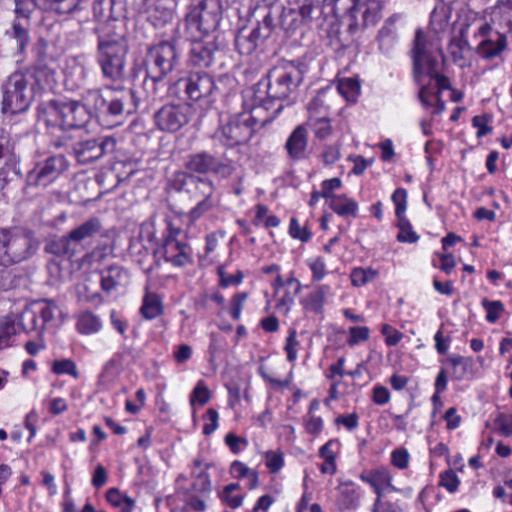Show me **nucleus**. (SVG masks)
Returning a JSON list of instances; mask_svg holds the SVG:
<instances>
[{
    "mask_svg": "<svg viewBox=\"0 0 512 512\" xmlns=\"http://www.w3.org/2000/svg\"><path fill=\"white\" fill-rule=\"evenodd\" d=\"M83 101L100 119L111 117L114 121L111 126H114L137 111L141 98L132 88L107 85L104 88L88 90L83 95Z\"/></svg>",
    "mask_w": 512,
    "mask_h": 512,
    "instance_id": "1",
    "label": "nucleus"
},
{
    "mask_svg": "<svg viewBox=\"0 0 512 512\" xmlns=\"http://www.w3.org/2000/svg\"><path fill=\"white\" fill-rule=\"evenodd\" d=\"M128 52L127 35L121 29L107 25L97 40V62L104 78L117 81L123 77Z\"/></svg>",
    "mask_w": 512,
    "mask_h": 512,
    "instance_id": "2",
    "label": "nucleus"
},
{
    "mask_svg": "<svg viewBox=\"0 0 512 512\" xmlns=\"http://www.w3.org/2000/svg\"><path fill=\"white\" fill-rule=\"evenodd\" d=\"M302 65L294 61H285L271 69L265 79L260 80L254 88L256 98L263 101V95L276 104L291 95L303 80Z\"/></svg>",
    "mask_w": 512,
    "mask_h": 512,
    "instance_id": "3",
    "label": "nucleus"
},
{
    "mask_svg": "<svg viewBox=\"0 0 512 512\" xmlns=\"http://www.w3.org/2000/svg\"><path fill=\"white\" fill-rule=\"evenodd\" d=\"M89 108L85 102L49 100L39 104L37 108L38 119L49 127H59L61 129L83 128L92 117Z\"/></svg>",
    "mask_w": 512,
    "mask_h": 512,
    "instance_id": "4",
    "label": "nucleus"
},
{
    "mask_svg": "<svg viewBox=\"0 0 512 512\" xmlns=\"http://www.w3.org/2000/svg\"><path fill=\"white\" fill-rule=\"evenodd\" d=\"M177 189L189 195L196 205L187 213L190 223L196 222L216 205L214 198L215 185L209 178H203L191 173H178L175 179Z\"/></svg>",
    "mask_w": 512,
    "mask_h": 512,
    "instance_id": "5",
    "label": "nucleus"
},
{
    "mask_svg": "<svg viewBox=\"0 0 512 512\" xmlns=\"http://www.w3.org/2000/svg\"><path fill=\"white\" fill-rule=\"evenodd\" d=\"M163 226L162 243L154 250V265L146 269L147 273L160 266L161 258L174 267H184L192 262L190 246L180 239L182 229L169 218L164 219Z\"/></svg>",
    "mask_w": 512,
    "mask_h": 512,
    "instance_id": "6",
    "label": "nucleus"
},
{
    "mask_svg": "<svg viewBox=\"0 0 512 512\" xmlns=\"http://www.w3.org/2000/svg\"><path fill=\"white\" fill-rule=\"evenodd\" d=\"M39 241L31 230L15 228L0 230V265L20 263L38 249Z\"/></svg>",
    "mask_w": 512,
    "mask_h": 512,
    "instance_id": "7",
    "label": "nucleus"
},
{
    "mask_svg": "<svg viewBox=\"0 0 512 512\" xmlns=\"http://www.w3.org/2000/svg\"><path fill=\"white\" fill-rule=\"evenodd\" d=\"M3 113L17 114L24 112L30 106L35 87L33 76L29 72H14L2 85Z\"/></svg>",
    "mask_w": 512,
    "mask_h": 512,
    "instance_id": "8",
    "label": "nucleus"
},
{
    "mask_svg": "<svg viewBox=\"0 0 512 512\" xmlns=\"http://www.w3.org/2000/svg\"><path fill=\"white\" fill-rule=\"evenodd\" d=\"M103 229L101 221L92 217L72 229L67 235L51 241L47 251L67 258H72L82 250V243L99 235Z\"/></svg>",
    "mask_w": 512,
    "mask_h": 512,
    "instance_id": "9",
    "label": "nucleus"
},
{
    "mask_svg": "<svg viewBox=\"0 0 512 512\" xmlns=\"http://www.w3.org/2000/svg\"><path fill=\"white\" fill-rule=\"evenodd\" d=\"M334 9L347 13L350 18L348 29L354 33L359 27L375 26L382 17L384 3L381 0H331Z\"/></svg>",
    "mask_w": 512,
    "mask_h": 512,
    "instance_id": "10",
    "label": "nucleus"
},
{
    "mask_svg": "<svg viewBox=\"0 0 512 512\" xmlns=\"http://www.w3.org/2000/svg\"><path fill=\"white\" fill-rule=\"evenodd\" d=\"M412 57L417 81H420V76L423 74L431 76L435 74L439 90L448 89L450 87L449 79L446 76L437 74V60L432 55L426 36L421 30L416 31Z\"/></svg>",
    "mask_w": 512,
    "mask_h": 512,
    "instance_id": "11",
    "label": "nucleus"
},
{
    "mask_svg": "<svg viewBox=\"0 0 512 512\" xmlns=\"http://www.w3.org/2000/svg\"><path fill=\"white\" fill-rule=\"evenodd\" d=\"M178 63L179 55L176 45L170 41H161L147 50L146 74H151L153 77H167Z\"/></svg>",
    "mask_w": 512,
    "mask_h": 512,
    "instance_id": "12",
    "label": "nucleus"
},
{
    "mask_svg": "<svg viewBox=\"0 0 512 512\" xmlns=\"http://www.w3.org/2000/svg\"><path fill=\"white\" fill-rule=\"evenodd\" d=\"M193 116V107L186 103H169L159 108L153 116L155 126L162 132L175 133L186 126Z\"/></svg>",
    "mask_w": 512,
    "mask_h": 512,
    "instance_id": "13",
    "label": "nucleus"
},
{
    "mask_svg": "<svg viewBox=\"0 0 512 512\" xmlns=\"http://www.w3.org/2000/svg\"><path fill=\"white\" fill-rule=\"evenodd\" d=\"M55 309L56 305L48 300L31 303L17 316L19 330L26 333L36 332L41 336L46 324L53 319Z\"/></svg>",
    "mask_w": 512,
    "mask_h": 512,
    "instance_id": "14",
    "label": "nucleus"
},
{
    "mask_svg": "<svg viewBox=\"0 0 512 512\" xmlns=\"http://www.w3.org/2000/svg\"><path fill=\"white\" fill-rule=\"evenodd\" d=\"M69 163L63 155L49 156L37 161L27 173L28 186L47 187L68 169Z\"/></svg>",
    "mask_w": 512,
    "mask_h": 512,
    "instance_id": "15",
    "label": "nucleus"
},
{
    "mask_svg": "<svg viewBox=\"0 0 512 512\" xmlns=\"http://www.w3.org/2000/svg\"><path fill=\"white\" fill-rule=\"evenodd\" d=\"M249 119L250 116L247 112L230 117L218 129L216 137L227 147L246 144L255 132L254 127L249 125Z\"/></svg>",
    "mask_w": 512,
    "mask_h": 512,
    "instance_id": "16",
    "label": "nucleus"
},
{
    "mask_svg": "<svg viewBox=\"0 0 512 512\" xmlns=\"http://www.w3.org/2000/svg\"><path fill=\"white\" fill-rule=\"evenodd\" d=\"M220 21L219 5L215 0H203L186 16V25L201 35L215 30Z\"/></svg>",
    "mask_w": 512,
    "mask_h": 512,
    "instance_id": "17",
    "label": "nucleus"
},
{
    "mask_svg": "<svg viewBox=\"0 0 512 512\" xmlns=\"http://www.w3.org/2000/svg\"><path fill=\"white\" fill-rule=\"evenodd\" d=\"M185 168L194 173H213L224 178L229 177L234 171L231 160L220 159L206 151L189 154L186 157Z\"/></svg>",
    "mask_w": 512,
    "mask_h": 512,
    "instance_id": "18",
    "label": "nucleus"
},
{
    "mask_svg": "<svg viewBox=\"0 0 512 512\" xmlns=\"http://www.w3.org/2000/svg\"><path fill=\"white\" fill-rule=\"evenodd\" d=\"M115 146L116 140L113 137L105 136L76 143L73 146V153L80 164H88L113 152Z\"/></svg>",
    "mask_w": 512,
    "mask_h": 512,
    "instance_id": "19",
    "label": "nucleus"
},
{
    "mask_svg": "<svg viewBox=\"0 0 512 512\" xmlns=\"http://www.w3.org/2000/svg\"><path fill=\"white\" fill-rule=\"evenodd\" d=\"M185 94L192 101H199L208 98L219 90L213 77L205 72L190 73L187 77L179 80Z\"/></svg>",
    "mask_w": 512,
    "mask_h": 512,
    "instance_id": "20",
    "label": "nucleus"
},
{
    "mask_svg": "<svg viewBox=\"0 0 512 512\" xmlns=\"http://www.w3.org/2000/svg\"><path fill=\"white\" fill-rule=\"evenodd\" d=\"M492 27L490 24H480L477 28L474 37L481 38V41L476 47L477 54L486 60H491L500 57L507 49L508 40L507 36L503 33H496V39L491 37Z\"/></svg>",
    "mask_w": 512,
    "mask_h": 512,
    "instance_id": "21",
    "label": "nucleus"
},
{
    "mask_svg": "<svg viewBox=\"0 0 512 512\" xmlns=\"http://www.w3.org/2000/svg\"><path fill=\"white\" fill-rule=\"evenodd\" d=\"M57 64L46 53V45L40 44L37 48V62L35 64L33 85H39L42 89L51 90L56 84Z\"/></svg>",
    "mask_w": 512,
    "mask_h": 512,
    "instance_id": "22",
    "label": "nucleus"
},
{
    "mask_svg": "<svg viewBox=\"0 0 512 512\" xmlns=\"http://www.w3.org/2000/svg\"><path fill=\"white\" fill-rule=\"evenodd\" d=\"M489 20L482 24H490L492 31L503 33L504 36L512 34V0H498L496 4L485 10Z\"/></svg>",
    "mask_w": 512,
    "mask_h": 512,
    "instance_id": "23",
    "label": "nucleus"
},
{
    "mask_svg": "<svg viewBox=\"0 0 512 512\" xmlns=\"http://www.w3.org/2000/svg\"><path fill=\"white\" fill-rule=\"evenodd\" d=\"M252 108L247 112L250 116L249 125H252L256 130L263 127L267 123L275 119V117L283 109L282 104H276L271 99L263 95V101H258L256 98V89L253 87L252 94Z\"/></svg>",
    "mask_w": 512,
    "mask_h": 512,
    "instance_id": "24",
    "label": "nucleus"
},
{
    "mask_svg": "<svg viewBox=\"0 0 512 512\" xmlns=\"http://www.w3.org/2000/svg\"><path fill=\"white\" fill-rule=\"evenodd\" d=\"M284 8L279 3H259L255 8L254 15L257 25L261 24L263 37H269L271 32L282 25V14Z\"/></svg>",
    "mask_w": 512,
    "mask_h": 512,
    "instance_id": "25",
    "label": "nucleus"
},
{
    "mask_svg": "<svg viewBox=\"0 0 512 512\" xmlns=\"http://www.w3.org/2000/svg\"><path fill=\"white\" fill-rule=\"evenodd\" d=\"M308 145V131L306 125L297 126L288 137L285 148L290 158L304 159Z\"/></svg>",
    "mask_w": 512,
    "mask_h": 512,
    "instance_id": "26",
    "label": "nucleus"
},
{
    "mask_svg": "<svg viewBox=\"0 0 512 512\" xmlns=\"http://www.w3.org/2000/svg\"><path fill=\"white\" fill-rule=\"evenodd\" d=\"M211 463L205 462L201 458H196L192 462L191 477L193 479L192 489L198 493H209L212 488L208 469Z\"/></svg>",
    "mask_w": 512,
    "mask_h": 512,
    "instance_id": "27",
    "label": "nucleus"
},
{
    "mask_svg": "<svg viewBox=\"0 0 512 512\" xmlns=\"http://www.w3.org/2000/svg\"><path fill=\"white\" fill-rule=\"evenodd\" d=\"M129 280L128 272L120 266H110L101 271V288L111 292L119 286H124Z\"/></svg>",
    "mask_w": 512,
    "mask_h": 512,
    "instance_id": "28",
    "label": "nucleus"
},
{
    "mask_svg": "<svg viewBox=\"0 0 512 512\" xmlns=\"http://www.w3.org/2000/svg\"><path fill=\"white\" fill-rule=\"evenodd\" d=\"M319 101L318 98H315L308 106L310 116L306 125L313 131L315 138L319 140H324L328 138L332 134V126L330 123V119L327 116H315L314 115V107L317 105Z\"/></svg>",
    "mask_w": 512,
    "mask_h": 512,
    "instance_id": "29",
    "label": "nucleus"
},
{
    "mask_svg": "<svg viewBox=\"0 0 512 512\" xmlns=\"http://www.w3.org/2000/svg\"><path fill=\"white\" fill-rule=\"evenodd\" d=\"M400 17V14H394L390 16L385 20L384 25L379 30V48L385 54L390 53L394 46L395 40L397 38V29L395 24L400 19Z\"/></svg>",
    "mask_w": 512,
    "mask_h": 512,
    "instance_id": "30",
    "label": "nucleus"
},
{
    "mask_svg": "<svg viewBox=\"0 0 512 512\" xmlns=\"http://www.w3.org/2000/svg\"><path fill=\"white\" fill-rule=\"evenodd\" d=\"M261 24L257 25L248 35L239 32L235 39V46L242 55H250L258 46L260 39H264Z\"/></svg>",
    "mask_w": 512,
    "mask_h": 512,
    "instance_id": "31",
    "label": "nucleus"
},
{
    "mask_svg": "<svg viewBox=\"0 0 512 512\" xmlns=\"http://www.w3.org/2000/svg\"><path fill=\"white\" fill-rule=\"evenodd\" d=\"M446 363L452 367V377L455 380H464L473 376L474 361L470 357L451 355Z\"/></svg>",
    "mask_w": 512,
    "mask_h": 512,
    "instance_id": "32",
    "label": "nucleus"
},
{
    "mask_svg": "<svg viewBox=\"0 0 512 512\" xmlns=\"http://www.w3.org/2000/svg\"><path fill=\"white\" fill-rule=\"evenodd\" d=\"M102 329L100 317L92 311L85 310L76 315V330L82 335H92Z\"/></svg>",
    "mask_w": 512,
    "mask_h": 512,
    "instance_id": "33",
    "label": "nucleus"
},
{
    "mask_svg": "<svg viewBox=\"0 0 512 512\" xmlns=\"http://www.w3.org/2000/svg\"><path fill=\"white\" fill-rule=\"evenodd\" d=\"M330 291L328 285H319L313 289L306 297L301 300V304L306 311L320 314L323 311V306L326 296Z\"/></svg>",
    "mask_w": 512,
    "mask_h": 512,
    "instance_id": "34",
    "label": "nucleus"
},
{
    "mask_svg": "<svg viewBox=\"0 0 512 512\" xmlns=\"http://www.w3.org/2000/svg\"><path fill=\"white\" fill-rule=\"evenodd\" d=\"M467 30L468 26L462 27L460 29L459 35L453 37L450 40L448 46V52L453 58V61L455 63H459L460 65H462L463 61H465V52L470 49V45L467 39Z\"/></svg>",
    "mask_w": 512,
    "mask_h": 512,
    "instance_id": "35",
    "label": "nucleus"
},
{
    "mask_svg": "<svg viewBox=\"0 0 512 512\" xmlns=\"http://www.w3.org/2000/svg\"><path fill=\"white\" fill-rule=\"evenodd\" d=\"M329 207L342 217H356L358 212V204L345 194L332 196L329 201Z\"/></svg>",
    "mask_w": 512,
    "mask_h": 512,
    "instance_id": "36",
    "label": "nucleus"
},
{
    "mask_svg": "<svg viewBox=\"0 0 512 512\" xmlns=\"http://www.w3.org/2000/svg\"><path fill=\"white\" fill-rule=\"evenodd\" d=\"M17 315H7L0 318V349L11 345V338L19 332Z\"/></svg>",
    "mask_w": 512,
    "mask_h": 512,
    "instance_id": "37",
    "label": "nucleus"
},
{
    "mask_svg": "<svg viewBox=\"0 0 512 512\" xmlns=\"http://www.w3.org/2000/svg\"><path fill=\"white\" fill-rule=\"evenodd\" d=\"M360 493L352 482H344L339 486V505L343 509H354L359 505Z\"/></svg>",
    "mask_w": 512,
    "mask_h": 512,
    "instance_id": "38",
    "label": "nucleus"
},
{
    "mask_svg": "<svg viewBox=\"0 0 512 512\" xmlns=\"http://www.w3.org/2000/svg\"><path fill=\"white\" fill-rule=\"evenodd\" d=\"M166 77H153L151 74H146L143 81V90L147 94L148 104L154 102L167 88Z\"/></svg>",
    "mask_w": 512,
    "mask_h": 512,
    "instance_id": "39",
    "label": "nucleus"
},
{
    "mask_svg": "<svg viewBox=\"0 0 512 512\" xmlns=\"http://www.w3.org/2000/svg\"><path fill=\"white\" fill-rule=\"evenodd\" d=\"M190 61L199 67H209L213 63V51L201 42H196L190 50Z\"/></svg>",
    "mask_w": 512,
    "mask_h": 512,
    "instance_id": "40",
    "label": "nucleus"
},
{
    "mask_svg": "<svg viewBox=\"0 0 512 512\" xmlns=\"http://www.w3.org/2000/svg\"><path fill=\"white\" fill-rule=\"evenodd\" d=\"M140 311L142 316L148 320L161 315L163 312V305L160 297L155 293L147 292L143 298Z\"/></svg>",
    "mask_w": 512,
    "mask_h": 512,
    "instance_id": "41",
    "label": "nucleus"
},
{
    "mask_svg": "<svg viewBox=\"0 0 512 512\" xmlns=\"http://www.w3.org/2000/svg\"><path fill=\"white\" fill-rule=\"evenodd\" d=\"M147 13L148 21L156 28L163 27L173 18L172 10L165 7L162 3H155L149 7Z\"/></svg>",
    "mask_w": 512,
    "mask_h": 512,
    "instance_id": "42",
    "label": "nucleus"
},
{
    "mask_svg": "<svg viewBox=\"0 0 512 512\" xmlns=\"http://www.w3.org/2000/svg\"><path fill=\"white\" fill-rule=\"evenodd\" d=\"M47 7L60 15L71 14L80 10L82 0H43Z\"/></svg>",
    "mask_w": 512,
    "mask_h": 512,
    "instance_id": "43",
    "label": "nucleus"
},
{
    "mask_svg": "<svg viewBox=\"0 0 512 512\" xmlns=\"http://www.w3.org/2000/svg\"><path fill=\"white\" fill-rule=\"evenodd\" d=\"M337 90L347 101L354 102L360 93V84L354 78H343L339 80Z\"/></svg>",
    "mask_w": 512,
    "mask_h": 512,
    "instance_id": "44",
    "label": "nucleus"
},
{
    "mask_svg": "<svg viewBox=\"0 0 512 512\" xmlns=\"http://www.w3.org/2000/svg\"><path fill=\"white\" fill-rule=\"evenodd\" d=\"M25 22V24H22L19 21H15L10 32L12 39L16 41L17 50L19 52H23L29 42V33L27 28L28 19H25Z\"/></svg>",
    "mask_w": 512,
    "mask_h": 512,
    "instance_id": "45",
    "label": "nucleus"
},
{
    "mask_svg": "<svg viewBox=\"0 0 512 512\" xmlns=\"http://www.w3.org/2000/svg\"><path fill=\"white\" fill-rule=\"evenodd\" d=\"M360 479L373 486H389L391 484V476L386 469H377L370 473H362Z\"/></svg>",
    "mask_w": 512,
    "mask_h": 512,
    "instance_id": "46",
    "label": "nucleus"
},
{
    "mask_svg": "<svg viewBox=\"0 0 512 512\" xmlns=\"http://www.w3.org/2000/svg\"><path fill=\"white\" fill-rule=\"evenodd\" d=\"M377 275L378 272L373 268L357 267L351 271L350 278L353 286L361 287L373 281L377 277Z\"/></svg>",
    "mask_w": 512,
    "mask_h": 512,
    "instance_id": "47",
    "label": "nucleus"
},
{
    "mask_svg": "<svg viewBox=\"0 0 512 512\" xmlns=\"http://www.w3.org/2000/svg\"><path fill=\"white\" fill-rule=\"evenodd\" d=\"M53 373L57 375L68 374L75 379L79 378V372L76 364L70 359H60L53 362L52 365Z\"/></svg>",
    "mask_w": 512,
    "mask_h": 512,
    "instance_id": "48",
    "label": "nucleus"
},
{
    "mask_svg": "<svg viewBox=\"0 0 512 512\" xmlns=\"http://www.w3.org/2000/svg\"><path fill=\"white\" fill-rule=\"evenodd\" d=\"M459 484L460 479L454 470L448 469L440 473L439 485L441 487H444L448 492H456L459 487Z\"/></svg>",
    "mask_w": 512,
    "mask_h": 512,
    "instance_id": "49",
    "label": "nucleus"
},
{
    "mask_svg": "<svg viewBox=\"0 0 512 512\" xmlns=\"http://www.w3.org/2000/svg\"><path fill=\"white\" fill-rule=\"evenodd\" d=\"M399 233L397 235V240L399 242H406V243H415L418 241L419 236L412 230L411 224L404 219V217H401L399 219Z\"/></svg>",
    "mask_w": 512,
    "mask_h": 512,
    "instance_id": "50",
    "label": "nucleus"
},
{
    "mask_svg": "<svg viewBox=\"0 0 512 512\" xmlns=\"http://www.w3.org/2000/svg\"><path fill=\"white\" fill-rule=\"evenodd\" d=\"M299 345H300V343L297 340L296 330L293 328L289 329L288 336L286 338L285 347H284V350L287 355V360L289 362H294L297 359V357H298L297 351H298Z\"/></svg>",
    "mask_w": 512,
    "mask_h": 512,
    "instance_id": "51",
    "label": "nucleus"
},
{
    "mask_svg": "<svg viewBox=\"0 0 512 512\" xmlns=\"http://www.w3.org/2000/svg\"><path fill=\"white\" fill-rule=\"evenodd\" d=\"M349 337L347 344L353 347L360 342H365L369 339L370 330L366 326H353L349 328Z\"/></svg>",
    "mask_w": 512,
    "mask_h": 512,
    "instance_id": "52",
    "label": "nucleus"
},
{
    "mask_svg": "<svg viewBox=\"0 0 512 512\" xmlns=\"http://www.w3.org/2000/svg\"><path fill=\"white\" fill-rule=\"evenodd\" d=\"M482 305L486 310V320L490 323H495L501 316L504 306L500 301H489L483 299Z\"/></svg>",
    "mask_w": 512,
    "mask_h": 512,
    "instance_id": "53",
    "label": "nucleus"
},
{
    "mask_svg": "<svg viewBox=\"0 0 512 512\" xmlns=\"http://www.w3.org/2000/svg\"><path fill=\"white\" fill-rule=\"evenodd\" d=\"M239 488L240 486L238 483H230L224 487L223 492L221 494V499L224 502H226L232 509L240 507L243 503L244 497L242 495L230 496V493Z\"/></svg>",
    "mask_w": 512,
    "mask_h": 512,
    "instance_id": "54",
    "label": "nucleus"
},
{
    "mask_svg": "<svg viewBox=\"0 0 512 512\" xmlns=\"http://www.w3.org/2000/svg\"><path fill=\"white\" fill-rule=\"evenodd\" d=\"M210 390L203 381H198L190 396V404L198 402L200 405L206 404L210 400Z\"/></svg>",
    "mask_w": 512,
    "mask_h": 512,
    "instance_id": "55",
    "label": "nucleus"
},
{
    "mask_svg": "<svg viewBox=\"0 0 512 512\" xmlns=\"http://www.w3.org/2000/svg\"><path fill=\"white\" fill-rule=\"evenodd\" d=\"M265 464L271 473L279 472L284 465L283 453L281 451L266 452Z\"/></svg>",
    "mask_w": 512,
    "mask_h": 512,
    "instance_id": "56",
    "label": "nucleus"
},
{
    "mask_svg": "<svg viewBox=\"0 0 512 512\" xmlns=\"http://www.w3.org/2000/svg\"><path fill=\"white\" fill-rule=\"evenodd\" d=\"M407 191L404 188H397L392 194V201L396 206L395 214L398 219L403 217L407 209Z\"/></svg>",
    "mask_w": 512,
    "mask_h": 512,
    "instance_id": "57",
    "label": "nucleus"
},
{
    "mask_svg": "<svg viewBox=\"0 0 512 512\" xmlns=\"http://www.w3.org/2000/svg\"><path fill=\"white\" fill-rule=\"evenodd\" d=\"M86 78V71L83 66L75 65L66 74V83L71 84L72 88L80 87L83 85Z\"/></svg>",
    "mask_w": 512,
    "mask_h": 512,
    "instance_id": "58",
    "label": "nucleus"
},
{
    "mask_svg": "<svg viewBox=\"0 0 512 512\" xmlns=\"http://www.w3.org/2000/svg\"><path fill=\"white\" fill-rule=\"evenodd\" d=\"M307 264L312 272L313 281H320L323 279L326 274V264L322 258H311L307 261Z\"/></svg>",
    "mask_w": 512,
    "mask_h": 512,
    "instance_id": "59",
    "label": "nucleus"
},
{
    "mask_svg": "<svg viewBox=\"0 0 512 512\" xmlns=\"http://www.w3.org/2000/svg\"><path fill=\"white\" fill-rule=\"evenodd\" d=\"M381 333L388 346H396L403 338V334L389 324L382 325Z\"/></svg>",
    "mask_w": 512,
    "mask_h": 512,
    "instance_id": "60",
    "label": "nucleus"
},
{
    "mask_svg": "<svg viewBox=\"0 0 512 512\" xmlns=\"http://www.w3.org/2000/svg\"><path fill=\"white\" fill-rule=\"evenodd\" d=\"M290 235L299 239L302 242H307L311 238V233L308 231L306 227H302L297 219L292 218L289 225Z\"/></svg>",
    "mask_w": 512,
    "mask_h": 512,
    "instance_id": "61",
    "label": "nucleus"
},
{
    "mask_svg": "<svg viewBox=\"0 0 512 512\" xmlns=\"http://www.w3.org/2000/svg\"><path fill=\"white\" fill-rule=\"evenodd\" d=\"M206 423L203 426V434L210 435L218 428L219 414L214 408H209L205 415Z\"/></svg>",
    "mask_w": 512,
    "mask_h": 512,
    "instance_id": "62",
    "label": "nucleus"
},
{
    "mask_svg": "<svg viewBox=\"0 0 512 512\" xmlns=\"http://www.w3.org/2000/svg\"><path fill=\"white\" fill-rule=\"evenodd\" d=\"M15 1V12L18 16L29 19L32 12L36 9L35 0H14Z\"/></svg>",
    "mask_w": 512,
    "mask_h": 512,
    "instance_id": "63",
    "label": "nucleus"
},
{
    "mask_svg": "<svg viewBox=\"0 0 512 512\" xmlns=\"http://www.w3.org/2000/svg\"><path fill=\"white\" fill-rule=\"evenodd\" d=\"M494 423L503 435H512V415L499 414Z\"/></svg>",
    "mask_w": 512,
    "mask_h": 512,
    "instance_id": "64",
    "label": "nucleus"
}]
</instances>
